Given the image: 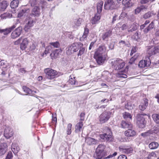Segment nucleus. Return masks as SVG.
Here are the masks:
<instances>
[{"mask_svg":"<svg viewBox=\"0 0 159 159\" xmlns=\"http://www.w3.org/2000/svg\"><path fill=\"white\" fill-rule=\"evenodd\" d=\"M107 50L106 47L104 45L99 47L95 52L94 57L99 65L103 64L106 60Z\"/></svg>","mask_w":159,"mask_h":159,"instance_id":"f257e3e1","label":"nucleus"},{"mask_svg":"<svg viewBox=\"0 0 159 159\" xmlns=\"http://www.w3.org/2000/svg\"><path fill=\"white\" fill-rule=\"evenodd\" d=\"M83 46V44L81 43H73L68 47L66 53L68 55H70L73 52H77L80 47Z\"/></svg>","mask_w":159,"mask_h":159,"instance_id":"f03ea898","label":"nucleus"},{"mask_svg":"<svg viewBox=\"0 0 159 159\" xmlns=\"http://www.w3.org/2000/svg\"><path fill=\"white\" fill-rule=\"evenodd\" d=\"M107 130L106 133L100 135V138L104 141H112L113 140V137L111 131L109 129L107 128Z\"/></svg>","mask_w":159,"mask_h":159,"instance_id":"7ed1b4c3","label":"nucleus"},{"mask_svg":"<svg viewBox=\"0 0 159 159\" xmlns=\"http://www.w3.org/2000/svg\"><path fill=\"white\" fill-rule=\"evenodd\" d=\"M111 64L112 66H114V68L117 70L122 69L125 64L122 60L119 58L117 59L116 60H113Z\"/></svg>","mask_w":159,"mask_h":159,"instance_id":"20e7f679","label":"nucleus"},{"mask_svg":"<svg viewBox=\"0 0 159 159\" xmlns=\"http://www.w3.org/2000/svg\"><path fill=\"white\" fill-rule=\"evenodd\" d=\"M44 72L46 74V77L49 80H52L57 76V71L50 68H46L44 70Z\"/></svg>","mask_w":159,"mask_h":159,"instance_id":"39448f33","label":"nucleus"},{"mask_svg":"<svg viewBox=\"0 0 159 159\" xmlns=\"http://www.w3.org/2000/svg\"><path fill=\"white\" fill-rule=\"evenodd\" d=\"M143 115H146V114H139L136 117V123L139 127L141 128H143L145 126V121L143 117Z\"/></svg>","mask_w":159,"mask_h":159,"instance_id":"423d86ee","label":"nucleus"},{"mask_svg":"<svg viewBox=\"0 0 159 159\" xmlns=\"http://www.w3.org/2000/svg\"><path fill=\"white\" fill-rule=\"evenodd\" d=\"M111 113L110 112L104 111L99 116V121L101 124L104 123L108 120L111 117Z\"/></svg>","mask_w":159,"mask_h":159,"instance_id":"0eeeda50","label":"nucleus"},{"mask_svg":"<svg viewBox=\"0 0 159 159\" xmlns=\"http://www.w3.org/2000/svg\"><path fill=\"white\" fill-rule=\"evenodd\" d=\"M34 22L31 18L29 17H27L25 21V24L24 28L25 30L26 31H27L30 27L33 26Z\"/></svg>","mask_w":159,"mask_h":159,"instance_id":"6e6552de","label":"nucleus"},{"mask_svg":"<svg viewBox=\"0 0 159 159\" xmlns=\"http://www.w3.org/2000/svg\"><path fill=\"white\" fill-rule=\"evenodd\" d=\"M159 48L157 46L149 47L148 49L147 53L150 56L157 54L159 52Z\"/></svg>","mask_w":159,"mask_h":159,"instance_id":"1a4fd4ad","label":"nucleus"},{"mask_svg":"<svg viewBox=\"0 0 159 159\" xmlns=\"http://www.w3.org/2000/svg\"><path fill=\"white\" fill-rule=\"evenodd\" d=\"M115 3L113 0H107L105 2L104 8L106 10H112L115 8Z\"/></svg>","mask_w":159,"mask_h":159,"instance_id":"9d476101","label":"nucleus"},{"mask_svg":"<svg viewBox=\"0 0 159 159\" xmlns=\"http://www.w3.org/2000/svg\"><path fill=\"white\" fill-rule=\"evenodd\" d=\"M22 28L19 27L17 28L11 34V37L12 39H15L18 37L21 34Z\"/></svg>","mask_w":159,"mask_h":159,"instance_id":"9b49d317","label":"nucleus"},{"mask_svg":"<svg viewBox=\"0 0 159 159\" xmlns=\"http://www.w3.org/2000/svg\"><path fill=\"white\" fill-rule=\"evenodd\" d=\"M12 130L9 127H6L4 131V135L7 139L11 137L13 134Z\"/></svg>","mask_w":159,"mask_h":159,"instance_id":"f8f14e48","label":"nucleus"},{"mask_svg":"<svg viewBox=\"0 0 159 159\" xmlns=\"http://www.w3.org/2000/svg\"><path fill=\"white\" fill-rule=\"evenodd\" d=\"M150 62L149 59H145L140 61L139 63V66L141 68H144L149 66Z\"/></svg>","mask_w":159,"mask_h":159,"instance_id":"ddd939ff","label":"nucleus"},{"mask_svg":"<svg viewBox=\"0 0 159 159\" xmlns=\"http://www.w3.org/2000/svg\"><path fill=\"white\" fill-rule=\"evenodd\" d=\"M16 27V24L13 25L10 27L4 29H0V33H3L5 35H7L10 33Z\"/></svg>","mask_w":159,"mask_h":159,"instance_id":"4468645a","label":"nucleus"},{"mask_svg":"<svg viewBox=\"0 0 159 159\" xmlns=\"http://www.w3.org/2000/svg\"><path fill=\"white\" fill-rule=\"evenodd\" d=\"M107 155V153L106 152H101L99 151H98L96 150L94 157L97 159H101L102 157L106 156Z\"/></svg>","mask_w":159,"mask_h":159,"instance_id":"2eb2a0df","label":"nucleus"},{"mask_svg":"<svg viewBox=\"0 0 159 159\" xmlns=\"http://www.w3.org/2000/svg\"><path fill=\"white\" fill-rule=\"evenodd\" d=\"M124 134L125 136L127 137H132L136 135V132L134 129H129L125 131Z\"/></svg>","mask_w":159,"mask_h":159,"instance_id":"dca6fc26","label":"nucleus"},{"mask_svg":"<svg viewBox=\"0 0 159 159\" xmlns=\"http://www.w3.org/2000/svg\"><path fill=\"white\" fill-rule=\"evenodd\" d=\"M148 105V100L144 99L141 102L140 104L139 105V109L141 111H144L146 109Z\"/></svg>","mask_w":159,"mask_h":159,"instance_id":"f3484780","label":"nucleus"},{"mask_svg":"<svg viewBox=\"0 0 159 159\" xmlns=\"http://www.w3.org/2000/svg\"><path fill=\"white\" fill-rule=\"evenodd\" d=\"M29 41L27 38L23 39L22 42L20 44V48L22 50H24L27 48Z\"/></svg>","mask_w":159,"mask_h":159,"instance_id":"a211bd4d","label":"nucleus"},{"mask_svg":"<svg viewBox=\"0 0 159 159\" xmlns=\"http://www.w3.org/2000/svg\"><path fill=\"white\" fill-rule=\"evenodd\" d=\"M40 8L37 6L34 7L32 10L31 14L35 16H39L40 14Z\"/></svg>","mask_w":159,"mask_h":159,"instance_id":"6ab92c4d","label":"nucleus"},{"mask_svg":"<svg viewBox=\"0 0 159 159\" xmlns=\"http://www.w3.org/2000/svg\"><path fill=\"white\" fill-rule=\"evenodd\" d=\"M120 151L126 154H131L133 152V149L131 147L120 148Z\"/></svg>","mask_w":159,"mask_h":159,"instance_id":"aec40b11","label":"nucleus"},{"mask_svg":"<svg viewBox=\"0 0 159 159\" xmlns=\"http://www.w3.org/2000/svg\"><path fill=\"white\" fill-rule=\"evenodd\" d=\"M82 21V19L81 18L75 19L72 22L73 26L74 28H76L80 25Z\"/></svg>","mask_w":159,"mask_h":159,"instance_id":"412c9836","label":"nucleus"},{"mask_svg":"<svg viewBox=\"0 0 159 159\" xmlns=\"http://www.w3.org/2000/svg\"><path fill=\"white\" fill-rule=\"evenodd\" d=\"M100 19V15L99 13L96 14L93 17L91 20V23L92 24H96L98 23Z\"/></svg>","mask_w":159,"mask_h":159,"instance_id":"4be33fe9","label":"nucleus"},{"mask_svg":"<svg viewBox=\"0 0 159 159\" xmlns=\"http://www.w3.org/2000/svg\"><path fill=\"white\" fill-rule=\"evenodd\" d=\"M85 142L89 145L95 144L97 141L95 139L90 137H88L85 138Z\"/></svg>","mask_w":159,"mask_h":159,"instance_id":"5701e85b","label":"nucleus"},{"mask_svg":"<svg viewBox=\"0 0 159 159\" xmlns=\"http://www.w3.org/2000/svg\"><path fill=\"white\" fill-rule=\"evenodd\" d=\"M30 10L29 8L25 7H24L22 9V10L19 12L18 13L17 17H20L22 16H23L24 13H28L29 12Z\"/></svg>","mask_w":159,"mask_h":159,"instance_id":"b1692460","label":"nucleus"},{"mask_svg":"<svg viewBox=\"0 0 159 159\" xmlns=\"http://www.w3.org/2000/svg\"><path fill=\"white\" fill-rule=\"evenodd\" d=\"M138 26V24L134 22L130 25V27L128 28V31L132 32L135 31L137 29Z\"/></svg>","mask_w":159,"mask_h":159,"instance_id":"393cba45","label":"nucleus"},{"mask_svg":"<svg viewBox=\"0 0 159 159\" xmlns=\"http://www.w3.org/2000/svg\"><path fill=\"white\" fill-rule=\"evenodd\" d=\"M83 124L82 122H80L77 123L75 127V131L76 132H79L83 130Z\"/></svg>","mask_w":159,"mask_h":159,"instance_id":"a878e982","label":"nucleus"},{"mask_svg":"<svg viewBox=\"0 0 159 159\" xmlns=\"http://www.w3.org/2000/svg\"><path fill=\"white\" fill-rule=\"evenodd\" d=\"M112 34V31L111 30H107L106 32L103 33L102 36V39L103 40L107 39Z\"/></svg>","mask_w":159,"mask_h":159,"instance_id":"bb28decb","label":"nucleus"},{"mask_svg":"<svg viewBox=\"0 0 159 159\" xmlns=\"http://www.w3.org/2000/svg\"><path fill=\"white\" fill-rule=\"evenodd\" d=\"M61 52V50L60 49H56L53 51L50 54V56L52 58H55L57 57L59 54ZM53 59V58H52Z\"/></svg>","mask_w":159,"mask_h":159,"instance_id":"cd10ccee","label":"nucleus"},{"mask_svg":"<svg viewBox=\"0 0 159 159\" xmlns=\"http://www.w3.org/2000/svg\"><path fill=\"white\" fill-rule=\"evenodd\" d=\"M121 126L124 128H131L132 125L130 122H126L125 121H122L121 124Z\"/></svg>","mask_w":159,"mask_h":159,"instance_id":"c85d7f7f","label":"nucleus"},{"mask_svg":"<svg viewBox=\"0 0 159 159\" xmlns=\"http://www.w3.org/2000/svg\"><path fill=\"white\" fill-rule=\"evenodd\" d=\"M154 26V23L153 21L148 26L144 29L143 31L144 33H148L149 31L153 29Z\"/></svg>","mask_w":159,"mask_h":159,"instance_id":"c756f323","label":"nucleus"},{"mask_svg":"<svg viewBox=\"0 0 159 159\" xmlns=\"http://www.w3.org/2000/svg\"><path fill=\"white\" fill-rule=\"evenodd\" d=\"M128 69H126L124 71L122 70L121 72L118 73L116 74V76L118 78H126L127 77V75L126 74L124 73L125 72V71H127Z\"/></svg>","mask_w":159,"mask_h":159,"instance_id":"7c9ffc66","label":"nucleus"},{"mask_svg":"<svg viewBox=\"0 0 159 159\" xmlns=\"http://www.w3.org/2000/svg\"><path fill=\"white\" fill-rule=\"evenodd\" d=\"M23 89L25 92L30 95L34 94L36 93L35 91L32 90L25 86H23Z\"/></svg>","mask_w":159,"mask_h":159,"instance_id":"2f4dec72","label":"nucleus"},{"mask_svg":"<svg viewBox=\"0 0 159 159\" xmlns=\"http://www.w3.org/2000/svg\"><path fill=\"white\" fill-rule=\"evenodd\" d=\"M8 4L6 1H3L0 3V11H4L8 6Z\"/></svg>","mask_w":159,"mask_h":159,"instance_id":"473e14b6","label":"nucleus"},{"mask_svg":"<svg viewBox=\"0 0 159 159\" xmlns=\"http://www.w3.org/2000/svg\"><path fill=\"white\" fill-rule=\"evenodd\" d=\"M103 3V2L102 1H100L98 3L97 5V10L98 13L100 14L101 12Z\"/></svg>","mask_w":159,"mask_h":159,"instance_id":"72a5a7b5","label":"nucleus"},{"mask_svg":"<svg viewBox=\"0 0 159 159\" xmlns=\"http://www.w3.org/2000/svg\"><path fill=\"white\" fill-rule=\"evenodd\" d=\"M159 146L158 143L156 142H152L149 145V148L152 149H154L157 148Z\"/></svg>","mask_w":159,"mask_h":159,"instance_id":"f704fd0d","label":"nucleus"},{"mask_svg":"<svg viewBox=\"0 0 159 159\" xmlns=\"http://www.w3.org/2000/svg\"><path fill=\"white\" fill-rule=\"evenodd\" d=\"M89 29L87 28H85L84 34L82 37L80 38V41L84 40L88 36V34L89 33Z\"/></svg>","mask_w":159,"mask_h":159,"instance_id":"c9c22d12","label":"nucleus"},{"mask_svg":"<svg viewBox=\"0 0 159 159\" xmlns=\"http://www.w3.org/2000/svg\"><path fill=\"white\" fill-rule=\"evenodd\" d=\"M19 2L18 0H13L11 2L10 6L11 8H15L18 6Z\"/></svg>","mask_w":159,"mask_h":159,"instance_id":"e433bc0d","label":"nucleus"},{"mask_svg":"<svg viewBox=\"0 0 159 159\" xmlns=\"http://www.w3.org/2000/svg\"><path fill=\"white\" fill-rule=\"evenodd\" d=\"M122 3L123 5L127 7H129L132 6L130 0H123Z\"/></svg>","mask_w":159,"mask_h":159,"instance_id":"4c0bfd02","label":"nucleus"},{"mask_svg":"<svg viewBox=\"0 0 159 159\" xmlns=\"http://www.w3.org/2000/svg\"><path fill=\"white\" fill-rule=\"evenodd\" d=\"M11 149L13 152L16 154L18 152L19 149V147L16 146V144L13 143L11 146Z\"/></svg>","mask_w":159,"mask_h":159,"instance_id":"58836bf2","label":"nucleus"},{"mask_svg":"<svg viewBox=\"0 0 159 159\" xmlns=\"http://www.w3.org/2000/svg\"><path fill=\"white\" fill-rule=\"evenodd\" d=\"M152 117L154 121L157 124H159V114H153Z\"/></svg>","mask_w":159,"mask_h":159,"instance_id":"ea45409f","label":"nucleus"},{"mask_svg":"<svg viewBox=\"0 0 159 159\" xmlns=\"http://www.w3.org/2000/svg\"><path fill=\"white\" fill-rule=\"evenodd\" d=\"M105 146L103 144H101L99 145L98 147L96 149V150H97L98 151H99L101 152H105L104 151V149L105 148Z\"/></svg>","mask_w":159,"mask_h":159,"instance_id":"a19ab883","label":"nucleus"},{"mask_svg":"<svg viewBox=\"0 0 159 159\" xmlns=\"http://www.w3.org/2000/svg\"><path fill=\"white\" fill-rule=\"evenodd\" d=\"M69 81V83L71 85H75V84L76 80L73 75L70 76Z\"/></svg>","mask_w":159,"mask_h":159,"instance_id":"79ce46f5","label":"nucleus"},{"mask_svg":"<svg viewBox=\"0 0 159 159\" xmlns=\"http://www.w3.org/2000/svg\"><path fill=\"white\" fill-rule=\"evenodd\" d=\"M139 56V55L138 53L136 54L133 57H132L130 59V61H129V63L130 64H133Z\"/></svg>","mask_w":159,"mask_h":159,"instance_id":"37998d69","label":"nucleus"},{"mask_svg":"<svg viewBox=\"0 0 159 159\" xmlns=\"http://www.w3.org/2000/svg\"><path fill=\"white\" fill-rule=\"evenodd\" d=\"M2 19H6L7 18H11L12 17V15L9 13H5L1 15L0 16Z\"/></svg>","mask_w":159,"mask_h":159,"instance_id":"c03bdc74","label":"nucleus"},{"mask_svg":"<svg viewBox=\"0 0 159 159\" xmlns=\"http://www.w3.org/2000/svg\"><path fill=\"white\" fill-rule=\"evenodd\" d=\"M72 126V125L71 123H69L67 125L66 129V133L68 135L70 134H71Z\"/></svg>","mask_w":159,"mask_h":159,"instance_id":"a18cd8bd","label":"nucleus"},{"mask_svg":"<svg viewBox=\"0 0 159 159\" xmlns=\"http://www.w3.org/2000/svg\"><path fill=\"white\" fill-rule=\"evenodd\" d=\"M134 107V105L131 102H128L125 105L126 108L128 110H131L133 109Z\"/></svg>","mask_w":159,"mask_h":159,"instance_id":"49530a36","label":"nucleus"},{"mask_svg":"<svg viewBox=\"0 0 159 159\" xmlns=\"http://www.w3.org/2000/svg\"><path fill=\"white\" fill-rule=\"evenodd\" d=\"M79 50H80L77 54V55L78 57L79 56H81V55L83 54V53L84 52L85 49L83 47V46H82V47L80 48Z\"/></svg>","mask_w":159,"mask_h":159,"instance_id":"de8ad7c7","label":"nucleus"},{"mask_svg":"<svg viewBox=\"0 0 159 159\" xmlns=\"http://www.w3.org/2000/svg\"><path fill=\"white\" fill-rule=\"evenodd\" d=\"M123 117L125 119L129 118L131 119H132V116L130 113L128 112H125L123 114Z\"/></svg>","mask_w":159,"mask_h":159,"instance_id":"09e8293b","label":"nucleus"},{"mask_svg":"<svg viewBox=\"0 0 159 159\" xmlns=\"http://www.w3.org/2000/svg\"><path fill=\"white\" fill-rule=\"evenodd\" d=\"M140 33L139 32H136L133 36L132 38L134 39L137 40L140 39Z\"/></svg>","mask_w":159,"mask_h":159,"instance_id":"8fccbe9b","label":"nucleus"},{"mask_svg":"<svg viewBox=\"0 0 159 159\" xmlns=\"http://www.w3.org/2000/svg\"><path fill=\"white\" fill-rule=\"evenodd\" d=\"M153 15V14L151 12H148L143 16V18L145 19H147Z\"/></svg>","mask_w":159,"mask_h":159,"instance_id":"3c124183","label":"nucleus"},{"mask_svg":"<svg viewBox=\"0 0 159 159\" xmlns=\"http://www.w3.org/2000/svg\"><path fill=\"white\" fill-rule=\"evenodd\" d=\"M52 122L53 124H55L57 123V121L56 114L55 113L54 115L52 114Z\"/></svg>","mask_w":159,"mask_h":159,"instance_id":"603ef678","label":"nucleus"},{"mask_svg":"<svg viewBox=\"0 0 159 159\" xmlns=\"http://www.w3.org/2000/svg\"><path fill=\"white\" fill-rule=\"evenodd\" d=\"M50 44L51 46H53L54 48H57L59 47L60 44L58 42H55L51 43Z\"/></svg>","mask_w":159,"mask_h":159,"instance_id":"864d4df0","label":"nucleus"},{"mask_svg":"<svg viewBox=\"0 0 159 159\" xmlns=\"http://www.w3.org/2000/svg\"><path fill=\"white\" fill-rule=\"evenodd\" d=\"M127 16V14L125 12H122L119 17L120 19H122Z\"/></svg>","mask_w":159,"mask_h":159,"instance_id":"5fc2aeb1","label":"nucleus"},{"mask_svg":"<svg viewBox=\"0 0 159 159\" xmlns=\"http://www.w3.org/2000/svg\"><path fill=\"white\" fill-rule=\"evenodd\" d=\"M6 150L7 148L6 147L4 148H0V154L1 155L4 154L6 152Z\"/></svg>","mask_w":159,"mask_h":159,"instance_id":"6e6d98bb","label":"nucleus"},{"mask_svg":"<svg viewBox=\"0 0 159 159\" xmlns=\"http://www.w3.org/2000/svg\"><path fill=\"white\" fill-rule=\"evenodd\" d=\"M152 133V132L151 130H149L147 132L142 133L141 134V135L143 137L149 135L150 134Z\"/></svg>","mask_w":159,"mask_h":159,"instance_id":"4d7b16f0","label":"nucleus"},{"mask_svg":"<svg viewBox=\"0 0 159 159\" xmlns=\"http://www.w3.org/2000/svg\"><path fill=\"white\" fill-rule=\"evenodd\" d=\"M137 50V48L136 47H133L131 49V53H130V55L132 56L133 53L135 52Z\"/></svg>","mask_w":159,"mask_h":159,"instance_id":"13d9d810","label":"nucleus"},{"mask_svg":"<svg viewBox=\"0 0 159 159\" xmlns=\"http://www.w3.org/2000/svg\"><path fill=\"white\" fill-rule=\"evenodd\" d=\"M141 11H146L148 9V6L146 5H143L140 7Z\"/></svg>","mask_w":159,"mask_h":159,"instance_id":"bf43d9fd","label":"nucleus"},{"mask_svg":"<svg viewBox=\"0 0 159 159\" xmlns=\"http://www.w3.org/2000/svg\"><path fill=\"white\" fill-rule=\"evenodd\" d=\"M12 152H9L6 157V159H12Z\"/></svg>","mask_w":159,"mask_h":159,"instance_id":"052dcab7","label":"nucleus"},{"mask_svg":"<svg viewBox=\"0 0 159 159\" xmlns=\"http://www.w3.org/2000/svg\"><path fill=\"white\" fill-rule=\"evenodd\" d=\"M157 157L156 154L154 152H152L148 155V158L149 159L151 158V157Z\"/></svg>","mask_w":159,"mask_h":159,"instance_id":"680f3d73","label":"nucleus"},{"mask_svg":"<svg viewBox=\"0 0 159 159\" xmlns=\"http://www.w3.org/2000/svg\"><path fill=\"white\" fill-rule=\"evenodd\" d=\"M117 155V152H114L112 154H110L107 157L104 158V159H108L112 158V157L115 156Z\"/></svg>","mask_w":159,"mask_h":159,"instance_id":"e2e57ef3","label":"nucleus"},{"mask_svg":"<svg viewBox=\"0 0 159 159\" xmlns=\"http://www.w3.org/2000/svg\"><path fill=\"white\" fill-rule=\"evenodd\" d=\"M154 0H141V3L142 4H145L149 2H153Z\"/></svg>","mask_w":159,"mask_h":159,"instance_id":"0e129e2a","label":"nucleus"},{"mask_svg":"<svg viewBox=\"0 0 159 159\" xmlns=\"http://www.w3.org/2000/svg\"><path fill=\"white\" fill-rule=\"evenodd\" d=\"M36 0H30L29 1V3L32 6H34L36 4Z\"/></svg>","mask_w":159,"mask_h":159,"instance_id":"69168bd1","label":"nucleus"},{"mask_svg":"<svg viewBox=\"0 0 159 159\" xmlns=\"http://www.w3.org/2000/svg\"><path fill=\"white\" fill-rule=\"evenodd\" d=\"M51 46H52L51 45H49L47 47V48H46V50H45V52H46L45 53L46 54V53H48V52L50 50H51V48H52Z\"/></svg>","mask_w":159,"mask_h":159,"instance_id":"338daca9","label":"nucleus"},{"mask_svg":"<svg viewBox=\"0 0 159 159\" xmlns=\"http://www.w3.org/2000/svg\"><path fill=\"white\" fill-rule=\"evenodd\" d=\"M127 159V157L126 156L124 155H120L118 158V159Z\"/></svg>","mask_w":159,"mask_h":159,"instance_id":"774afa93","label":"nucleus"}]
</instances>
